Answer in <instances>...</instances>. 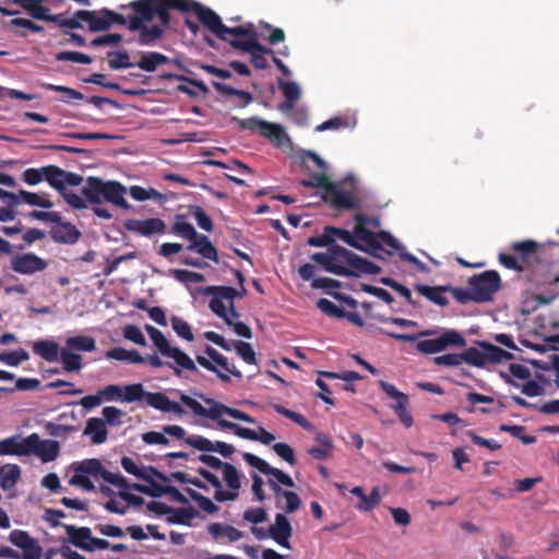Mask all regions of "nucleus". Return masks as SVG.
I'll use <instances>...</instances> for the list:
<instances>
[{"label": "nucleus", "instance_id": "a18cd8bd", "mask_svg": "<svg viewBox=\"0 0 559 559\" xmlns=\"http://www.w3.org/2000/svg\"><path fill=\"white\" fill-rule=\"evenodd\" d=\"M271 406L276 413L290 419L292 421H294L295 424H297L305 430H307V431L313 430V425L302 414H299L297 412L285 408L281 404H271Z\"/></svg>", "mask_w": 559, "mask_h": 559}, {"label": "nucleus", "instance_id": "de8ad7c7", "mask_svg": "<svg viewBox=\"0 0 559 559\" xmlns=\"http://www.w3.org/2000/svg\"><path fill=\"white\" fill-rule=\"evenodd\" d=\"M483 348L486 350L487 362H502L514 358L513 354L502 349L499 346L490 343H481Z\"/></svg>", "mask_w": 559, "mask_h": 559}, {"label": "nucleus", "instance_id": "774afa93", "mask_svg": "<svg viewBox=\"0 0 559 559\" xmlns=\"http://www.w3.org/2000/svg\"><path fill=\"white\" fill-rule=\"evenodd\" d=\"M278 87L288 100L297 102L300 98L301 91L296 82L278 80Z\"/></svg>", "mask_w": 559, "mask_h": 559}, {"label": "nucleus", "instance_id": "4d7b16f0", "mask_svg": "<svg viewBox=\"0 0 559 559\" xmlns=\"http://www.w3.org/2000/svg\"><path fill=\"white\" fill-rule=\"evenodd\" d=\"M122 468L130 475L138 477L139 479L150 481L151 476L146 472V468L143 466H139L131 457L123 456L121 459Z\"/></svg>", "mask_w": 559, "mask_h": 559}, {"label": "nucleus", "instance_id": "69168bd1", "mask_svg": "<svg viewBox=\"0 0 559 559\" xmlns=\"http://www.w3.org/2000/svg\"><path fill=\"white\" fill-rule=\"evenodd\" d=\"M189 496L195 501L201 510L209 514H214L218 511V507L209 498L194 490H188Z\"/></svg>", "mask_w": 559, "mask_h": 559}, {"label": "nucleus", "instance_id": "c9c22d12", "mask_svg": "<svg viewBox=\"0 0 559 559\" xmlns=\"http://www.w3.org/2000/svg\"><path fill=\"white\" fill-rule=\"evenodd\" d=\"M316 441L319 443V445L311 447L308 450V453L314 460L322 461V460L328 459L334 449L333 442L330 439V437L324 432H318L316 435Z\"/></svg>", "mask_w": 559, "mask_h": 559}, {"label": "nucleus", "instance_id": "9b49d317", "mask_svg": "<svg viewBox=\"0 0 559 559\" xmlns=\"http://www.w3.org/2000/svg\"><path fill=\"white\" fill-rule=\"evenodd\" d=\"M204 353L209 358L197 355V362L204 369L216 373L223 382L227 383L230 381L229 374L238 379L242 378V373L235 366H230L228 359L212 346L207 345Z\"/></svg>", "mask_w": 559, "mask_h": 559}, {"label": "nucleus", "instance_id": "49530a36", "mask_svg": "<svg viewBox=\"0 0 559 559\" xmlns=\"http://www.w3.org/2000/svg\"><path fill=\"white\" fill-rule=\"evenodd\" d=\"M209 532L214 537L225 536L229 542H237L242 538L243 533L231 525H222L219 523H212L209 526Z\"/></svg>", "mask_w": 559, "mask_h": 559}, {"label": "nucleus", "instance_id": "8fccbe9b", "mask_svg": "<svg viewBox=\"0 0 559 559\" xmlns=\"http://www.w3.org/2000/svg\"><path fill=\"white\" fill-rule=\"evenodd\" d=\"M122 402L126 403H132L143 399L147 402V396L152 393L144 391V388L141 383L126 385L122 388Z\"/></svg>", "mask_w": 559, "mask_h": 559}, {"label": "nucleus", "instance_id": "7ed1b4c3", "mask_svg": "<svg viewBox=\"0 0 559 559\" xmlns=\"http://www.w3.org/2000/svg\"><path fill=\"white\" fill-rule=\"evenodd\" d=\"M311 260L324 271L340 276L377 275L381 272L376 263L340 245H332L325 252L313 253Z\"/></svg>", "mask_w": 559, "mask_h": 559}, {"label": "nucleus", "instance_id": "473e14b6", "mask_svg": "<svg viewBox=\"0 0 559 559\" xmlns=\"http://www.w3.org/2000/svg\"><path fill=\"white\" fill-rule=\"evenodd\" d=\"M60 349L59 345L51 340L37 341L33 344V352L48 362L58 360Z\"/></svg>", "mask_w": 559, "mask_h": 559}, {"label": "nucleus", "instance_id": "2eb2a0df", "mask_svg": "<svg viewBox=\"0 0 559 559\" xmlns=\"http://www.w3.org/2000/svg\"><path fill=\"white\" fill-rule=\"evenodd\" d=\"M379 385L385 395L394 401V403L390 404V407L396 414L400 421L404 427L411 428L414 425V419L412 414L408 412V395L397 390L396 386L390 382L381 380Z\"/></svg>", "mask_w": 559, "mask_h": 559}, {"label": "nucleus", "instance_id": "e433bc0d", "mask_svg": "<svg viewBox=\"0 0 559 559\" xmlns=\"http://www.w3.org/2000/svg\"><path fill=\"white\" fill-rule=\"evenodd\" d=\"M69 540L78 548L85 550V547L91 538L92 531L90 527H76L70 524H63Z\"/></svg>", "mask_w": 559, "mask_h": 559}, {"label": "nucleus", "instance_id": "4be33fe9", "mask_svg": "<svg viewBox=\"0 0 559 559\" xmlns=\"http://www.w3.org/2000/svg\"><path fill=\"white\" fill-rule=\"evenodd\" d=\"M267 484L277 498V507L285 510L286 513L296 512L301 506V499L295 491L282 489L273 479Z\"/></svg>", "mask_w": 559, "mask_h": 559}, {"label": "nucleus", "instance_id": "7c9ffc66", "mask_svg": "<svg viewBox=\"0 0 559 559\" xmlns=\"http://www.w3.org/2000/svg\"><path fill=\"white\" fill-rule=\"evenodd\" d=\"M55 180L57 186H52L58 192H63L67 186L78 187L83 182V177L79 174L67 171L55 165L53 170Z\"/></svg>", "mask_w": 559, "mask_h": 559}, {"label": "nucleus", "instance_id": "c85d7f7f", "mask_svg": "<svg viewBox=\"0 0 559 559\" xmlns=\"http://www.w3.org/2000/svg\"><path fill=\"white\" fill-rule=\"evenodd\" d=\"M512 250L516 253L521 265H524V270L536 259V254L539 249V243L534 240H523L514 242L511 246Z\"/></svg>", "mask_w": 559, "mask_h": 559}, {"label": "nucleus", "instance_id": "39448f33", "mask_svg": "<svg viewBox=\"0 0 559 559\" xmlns=\"http://www.w3.org/2000/svg\"><path fill=\"white\" fill-rule=\"evenodd\" d=\"M74 474L69 483L73 486H79L85 491L92 492L95 486L90 477L95 479L102 478L108 484H111L120 489L132 488L136 491L146 493V487L140 484L130 485L128 479L120 474H114L107 471L98 459H86L79 463L73 464Z\"/></svg>", "mask_w": 559, "mask_h": 559}, {"label": "nucleus", "instance_id": "ea45409f", "mask_svg": "<svg viewBox=\"0 0 559 559\" xmlns=\"http://www.w3.org/2000/svg\"><path fill=\"white\" fill-rule=\"evenodd\" d=\"M169 62V58L160 52H146L144 53L136 66L146 72H153L160 64Z\"/></svg>", "mask_w": 559, "mask_h": 559}, {"label": "nucleus", "instance_id": "864d4df0", "mask_svg": "<svg viewBox=\"0 0 559 559\" xmlns=\"http://www.w3.org/2000/svg\"><path fill=\"white\" fill-rule=\"evenodd\" d=\"M462 364L466 362L475 367H484L487 362L486 350L480 352L475 347H468L461 353Z\"/></svg>", "mask_w": 559, "mask_h": 559}, {"label": "nucleus", "instance_id": "5fc2aeb1", "mask_svg": "<svg viewBox=\"0 0 559 559\" xmlns=\"http://www.w3.org/2000/svg\"><path fill=\"white\" fill-rule=\"evenodd\" d=\"M108 57H110L108 64L112 70L128 69L135 66L130 61V56L127 50L109 51Z\"/></svg>", "mask_w": 559, "mask_h": 559}, {"label": "nucleus", "instance_id": "393cba45", "mask_svg": "<svg viewBox=\"0 0 559 559\" xmlns=\"http://www.w3.org/2000/svg\"><path fill=\"white\" fill-rule=\"evenodd\" d=\"M53 170L55 165H47L39 168H27L22 173L21 179L28 186H35L46 180L52 188V186H57Z\"/></svg>", "mask_w": 559, "mask_h": 559}, {"label": "nucleus", "instance_id": "052dcab7", "mask_svg": "<svg viewBox=\"0 0 559 559\" xmlns=\"http://www.w3.org/2000/svg\"><path fill=\"white\" fill-rule=\"evenodd\" d=\"M205 294L213 295L221 300L226 299L229 304L238 297V290L231 286H209Z\"/></svg>", "mask_w": 559, "mask_h": 559}, {"label": "nucleus", "instance_id": "5701e85b", "mask_svg": "<svg viewBox=\"0 0 559 559\" xmlns=\"http://www.w3.org/2000/svg\"><path fill=\"white\" fill-rule=\"evenodd\" d=\"M109 12V9L103 8L100 10H79L80 17L88 24V31L92 33L108 31L110 25V19L105 14Z\"/></svg>", "mask_w": 559, "mask_h": 559}, {"label": "nucleus", "instance_id": "a211bd4d", "mask_svg": "<svg viewBox=\"0 0 559 559\" xmlns=\"http://www.w3.org/2000/svg\"><path fill=\"white\" fill-rule=\"evenodd\" d=\"M47 266L48 263L44 259L32 252L16 255L11 260V269L23 275L41 272L46 270Z\"/></svg>", "mask_w": 559, "mask_h": 559}, {"label": "nucleus", "instance_id": "603ef678", "mask_svg": "<svg viewBox=\"0 0 559 559\" xmlns=\"http://www.w3.org/2000/svg\"><path fill=\"white\" fill-rule=\"evenodd\" d=\"M333 183L324 171L312 174L310 178L302 179L300 185L305 188H322L326 192L329 188H333Z\"/></svg>", "mask_w": 559, "mask_h": 559}, {"label": "nucleus", "instance_id": "4468645a", "mask_svg": "<svg viewBox=\"0 0 559 559\" xmlns=\"http://www.w3.org/2000/svg\"><path fill=\"white\" fill-rule=\"evenodd\" d=\"M465 345L466 341L460 332L447 330L436 338L417 342L416 348L419 353L429 355L442 352L450 346L464 347Z\"/></svg>", "mask_w": 559, "mask_h": 559}, {"label": "nucleus", "instance_id": "a19ab883", "mask_svg": "<svg viewBox=\"0 0 559 559\" xmlns=\"http://www.w3.org/2000/svg\"><path fill=\"white\" fill-rule=\"evenodd\" d=\"M21 476V468L19 465H7L0 467V487L3 490L13 488L19 481Z\"/></svg>", "mask_w": 559, "mask_h": 559}, {"label": "nucleus", "instance_id": "338daca9", "mask_svg": "<svg viewBox=\"0 0 559 559\" xmlns=\"http://www.w3.org/2000/svg\"><path fill=\"white\" fill-rule=\"evenodd\" d=\"M317 307L322 312H324L325 314H328L330 317L337 318V319H343L345 317V310L340 308L338 306H336L334 302H332L331 300H329L326 298H320L317 301Z\"/></svg>", "mask_w": 559, "mask_h": 559}, {"label": "nucleus", "instance_id": "ddd939ff", "mask_svg": "<svg viewBox=\"0 0 559 559\" xmlns=\"http://www.w3.org/2000/svg\"><path fill=\"white\" fill-rule=\"evenodd\" d=\"M231 120L236 121L241 130L258 131L262 136L275 142L277 145L283 144L285 132L281 124L262 120L259 117H250L247 119L233 117Z\"/></svg>", "mask_w": 559, "mask_h": 559}, {"label": "nucleus", "instance_id": "0e129e2a", "mask_svg": "<svg viewBox=\"0 0 559 559\" xmlns=\"http://www.w3.org/2000/svg\"><path fill=\"white\" fill-rule=\"evenodd\" d=\"M170 272L173 277L180 283H202L205 281L204 275L198 272L180 269H175Z\"/></svg>", "mask_w": 559, "mask_h": 559}, {"label": "nucleus", "instance_id": "09e8293b", "mask_svg": "<svg viewBox=\"0 0 559 559\" xmlns=\"http://www.w3.org/2000/svg\"><path fill=\"white\" fill-rule=\"evenodd\" d=\"M212 85L215 88V91H217L222 95L237 96L238 98H240L242 100L243 106L249 105L253 100V97L249 92H246L242 90H237L230 85H227V84H224L221 82H216V81H213Z\"/></svg>", "mask_w": 559, "mask_h": 559}, {"label": "nucleus", "instance_id": "aec40b11", "mask_svg": "<svg viewBox=\"0 0 559 559\" xmlns=\"http://www.w3.org/2000/svg\"><path fill=\"white\" fill-rule=\"evenodd\" d=\"M293 535V527L287 516L283 513L275 515V522L269 527V537L281 547L290 549L289 538Z\"/></svg>", "mask_w": 559, "mask_h": 559}, {"label": "nucleus", "instance_id": "37998d69", "mask_svg": "<svg viewBox=\"0 0 559 559\" xmlns=\"http://www.w3.org/2000/svg\"><path fill=\"white\" fill-rule=\"evenodd\" d=\"M71 350L75 352H93L96 348L95 340L87 335L71 336L66 340V345Z\"/></svg>", "mask_w": 559, "mask_h": 559}, {"label": "nucleus", "instance_id": "bb28decb", "mask_svg": "<svg viewBox=\"0 0 559 559\" xmlns=\"http://www.w3.org/2000/svg\"><path fill=\"white\" fill-rule=\"evenodd\" d=\"M29 443V436L26 438H22L21 436H13L0 440V455H28Z\"/></svg>", "mask_w": 559, "mask_h": 559}, {"label": "nucleus", "instance_id": "c03bdc74", "mask_svg": "<svg viewBox=\"0 0 559 559\" xmlns=\"http://www.w3.org/2000/svg\"><path fill=\"white\" fill-rule=\"evenodd\" d=\"M218 427L222 430H230L236 436H238V437H240L242 439H247V440H250V441L258 440V431H255L253 429H250V428L241 427V426H239L236 423H233V421H229L227 419H224V417H222V419L218 421Z\"/></svg>", "mask_w": 559, "mask_h": 559}, {"label": "nucleus", "instance_id": "79ce46f5", "mask_svg": "<svg viewBox=\"0 0 559 559\" xmlns=\"http://www.w3.org/2000/svg\"><path fill=\"white\" fill-rule=\"evenodd\" d=\"M21 204L25 203L31 206H38L43 209H51L53 206L52 201L46 193H36L21 189L20 190Z\"/></svg>", "mask_w": 559, "mask_h": 559}, {"label": "nucleus", "instance_id": "f3484780", "mask_svg": "<svg viewBox=\"0 0 559 559\" xmlns=\"http://www.w3.org/2000/svg\"><path fill=\"white\" fill-rule=\"evenodd\" d=\"M242 457L250 466L257 468L260 473L273 476L276 479L274 481L277 483L278 486L280 484L286 487L295 486L293 478L288 474L278 468L272 467L263 459L248 452L243 453Z\"/></svg>", "mask_w": 559, "mask_h": 559}, {"label": "nucleus", "instance_id": "423d86ee", "mask_svg": "<svg viewBox=\"0 0 559 559\" xmlns=\"http://www.w3.org/2000/svg\"><path fill=\"white\" fill-rule=\"evenodd\" d=\"M354 233L357 235L358 239L361 240L367 253L373 255L374 258L384 260V257L381 254V252L386 254H391L392 252L384 250L383 247H389L391 249L397 248L399 240L389 231H374L371 229H377L380 227L381 223L378 217L367 216L362 213H356L354 215Z\"/></svg>", "mask_w": 559, "mask_h": 559}, {"label": "nucleus", "instance_id": "6e6d98bb", "mask_svg": "<svg viewBox=\"0 0 559 559\" xmlns=\"http://www.w3.org/2000/svg\"><path fill=\"white\" fill-rule=\"evenodd\" d=\"M189 214L194 217L198 226L211 233L213 230V222L211 217L205 213V211L200 205H189Z\"/></svg>", "mask_w": 559, "mask_h": 559}, {"label": "nucleus", "instance_id": "0eeeda50", "mask_svg": "<svg viewBox=\"0 0 559 559\" xmlns=\"http://www.w3.org/2000/svg\"><path fill=\"white\" fill-rule=\"evenodd\" d=\"M193 395L200 397L207 405V407L203 406L199 401L185 393L180 394L179 400L180 403L185 405L190 411V413L197 417L211 419L213 421H216L217 424L224 416H228L248 424L255 423V419L253 417L238 408H231L216 401L215 399L209 397L200 392H193Z\"/></svg>", "mask_w": 559, "mask_h": 559}, {"label": "nucleus", "instance_id": "2f4dec72", "mask_svg": "<svg viewBox=\"0 0 559 559\" xmlns=\"http://www.w3.org/2000/svg\"><path fill=\"white\" fill-rule=\"evenodd\" d=\"M83 433L91 436V440L94 444L104 443L108 436L105 421L98 417H93L87 420Z\"/></svg>", "mask_w": 559, "mask_h": 559}, {"label": "nucleus", "instance_id": "1a4fd4ad", "mask_svg": "<svg viewBox=\"0 0 559 559\" xmlns=\"http://www.w3.org/2000/svg\"><path fill=\"white\" fill-rule=\"evenodd\" d=\"M467 285L472 288L477 304L491 302L501 289V277L495 270H487L468 277Z\"/></svg>", "mask_w": 559, "mask_h": 559}, {"label": "nucleus", "instance_id": "58836bf2", "mask_svg": "<svg viewBox=\"0 0 559 559\" xmlns=\"http://www.w3.org/2000/svg\"><path fill=\"white\" fill-rule=\"evenodd\" d=\"M171 233L189 240L192 243L200 235L191 223L185 221L183 215H177L174 225L171 226Z\"/></svg>", "mask_w": 559, "mask_h": 559}, {"label": "nucleus", "instance_id": "3c124183", "mask_svg": "<svg viewBox=\"0 0 559 559\" xmlns=\"http://www.w3.org/2000/svg\"><path fill=\"white\" fill-rule=\"evenodd\" d=\"M197 511L193 508H179L173 509L167 522L171 524L188 525L195 518Z\"/></svg>", "mask_w": 559, "mask_h": 559}, {"label": "nucleus", "instance_id": "cd10ccee", "mask_svg": "<svg viewBox=\"0 0 559 559\" xmlns=\"http://www.w3.org/2000/svg\"><path fill=\"white\" fill-rule=\"evenodd\" d=\"M49 234L55 242L64 245H74L81 237V231L70 222L52 226Z\"/></svg>", "mask_w": 559, "mask_h": 559}, {"label": "nucleus", "instance_id": "c756f323", "mask_svg": "<svg viewBox=\"0 0 559 559\" xmlns=\"http://www.w3.org/2000/svg\"><path fill=\"white\" fill-rule=\"evenodd\" d=\"M187 249L189 251H195L203 258L215 263H217L219 260L217 249L205 235H199L192 243L187 246Z\"/></svg>", "mask_w": 559, "mask_h": 559}, {"label": "nucleus", "instance_id": "13d9d810", "mask_svg": "<svg viewBox=\"0 0 559 559\" xmlns=\"http://www.w3.org/2000/svg\"><path fill=\"white\" fill-rule=\"evenodd\" d=\"M223 478L227 487L238 492L241 487V477L238 469L230 463H227L223 468Z\"/></svg>", "mask_w": 559, "mask_h": 559}, {"label": "nucleus", "instance_id": "e2e57ef3", "mask_svg": "<svg viewBox=\"0 0 559 559\" xmlns=\"http://www.w3.org/2000/svg\"><path fill=\"white\" fill-rule=\"evenodd\" d=\"M234 348L237 354L249 365H257L255 352L250 343L243 341H235Z\"/></svg>", "mask_w": 559, "mask_h": 559}, {"label": "nucleus", "instance_id": "f704fd0d", "mask_svg": "<svg viewBox=\"0 0 559 559\" xmlns=\"http://www.w3.org/2000/svg\"><path fill=\"white\" fill-rule=\"evenodd\" d=\"M328 233L333 238V245H336V239H340L344 241L349 247H353L355 249H358L360 251L366 252V248H364L362 242L360 239H358L357 235L355 233H350L347 229L338 228L334 226H326Z\"/></svg>", "mask_w": 559, "mask_h": 559}, {"label": "nucleus", "instance_id": "bf43d9fd", "mask_svg": "<svg viewBox=\"0 0 559 559\" xmlns=\"http://www.w3.org/2000/svg\"><path fill=\"white\" fill-rule=\"evenodd\" d=\"M28 359L29 355L25 349L3 352L0 354V361L11 367H16Z\"/></svg>", "mask_w": 559, "mask_h": 559}, {"label": "nucleus", "instance_id": "dca6fc26", "mask_svg": "<svg viewBox=\"0 0 559 559\" xmlns=\"http://www.w3.org/2000/svg\"><path fill=\"white\" fill-rule=\"evenodd\" d=\"M28 455H36L43 463L55 461L60 453V444L56 440H41L37 433L29 435Z\"/></svg>", "mask_w": 559, "mask_h": 559}, {"label": "nucleus", "instance_id": "b1692460", "mask_svg": "<svg viewBox=\"0 0 559 559\" xmlns=\"http://www.w3.org/2000/svg\"><path fill=\"white\" fill-rule=\"evenodd\" d=\"M11 3L21 7L31 17L45 22L57 21V15L50 14V10L43 5V0H11Z\"/></svg>", "mask_w": 559, "mask_h": 559}, {"label": "nucleus", "instance_id": "20e7f679", "mask_svg": "<svg viewBox=\"0 0 559 559\" xmlns=\"http://www.w3.org/2000/svg\"><path fill=\"white\" fill-rule=\"evenodd\" d=\"M127 8H131L134 12V15L129 17L128 28L132 32L140 31L139 41L141 45H150L160 38L165 27L169 25L155 10V0H134L120 5L121 10Z\"/></svg>", "mask_w": 559, "mask_h": 559}, {"label": "nucleus", "instance_id": "6ab92c4d", "mask_svg": "<svg viewBox=\"0 0 559 559\" xmlns=\"http://www.w3.org/2000/svg\"><path fill=\"white\" fill-rule=\"evenodd\" d=\"M124 227L141 236L150 237L155 234H165L166 224L163 219L157 217L146 219H128Z\"/></svg>", "mask_w": 559, "mask_h": 559}, {"label": "nucleus", "instance_id": "6e6552de", "mask_svg": "<svg viewBox=\"0 0 559 559\" xmlns=\"http://www.w3.org/2000/svg\"><path fill=\"white\" fill-rule=\"evenodd\" d=\"M9 542L22 549V554L11 547L0 546V557L9 559H41L43 557V547L26 531H11Z\"/></svg>", "mask_w": 559, "mask_h": 559}, {"label": "nucleus", "instance_id": "4c0bfd02", "mask_svg": "<svg viewBox=\"0 0 559 559\" xmlns=\"http://www.w3.org/2000/svg\"><path fill=\"white\" fill-rule=\"evenodd\" d=\"M59 358L63 370L67 372L79 371L82 368V356L78 353H74L67 346H63L60 349Z\"/></svg>", "mask_w": 559, "mask_h": 559}, {"label": "nucleus", "instance_id": "f8f14e48", "mask_svg": "<svg viewBox=\"0 0 559 559\" xmlns=\"http://www.w3.org/2000/svg\"><path fill=\"white\" fill-rule=\"evenodd\" d=\"M229 45L235 49H239L243 52H249L251 56L250 61L255 69L265 70L270 67L266 56H273L274 51L271 48H267L260 44L257 40L255 34H253L252 32L249 31V35L233 38L231 40H229Z\"/></svg>", "mask_w": 559, "mask_h": 559}, {"label": "nucleus", "instance_id": "f03ea898", "mask_svg": "<svg viewBox=\"0 0 559 559\" xmlns=\"http://www.w3.org/2000/svg\"><path fill=\"white\" fill-rule=\"evenodd\" d=\"M156 8L160 17L165 23H170V10H177L183 13L193 12L200 22L217 38L224 41L230 39L227 35H233L235 38L239 36L249 35V29L243 26L228 27L226 26L221 16L212 9L193 0H155Z\"/></svg>", "mask_w": 559, "mask_h": 559}, {"label": "nucleus", "instance_id": "72a5a7b5", "mask_svg": "<svg viewBox=\"0 0 559 559\" xmlns=\"http://www.w3.org/2000/svg\"><path fill=\"white\" fill-rule=\"evenodd\" d=\"M416 290L438 306L444 307L449 302L448 298L444 296V292H449V286L431 287L428 285L418 284L416 285Z\"/></svg>", "mask_w": 559, "mask_h": 559}, {"label": "nucleus", "instance_id": "a878e982", "mask_svg": "<svg viewBox=\"0 0 559 559\" xmlns=\"http://www.w3.org/2000/svg\"><path fill=\"white\" fill-rule=\"evenodd\" d=\"M147 405L164 413H174L178 417H182L186 414L180 403L169 400L168 396L162 392L148 394Z\"/></svg>", "mask_w": 559, "mask_h": 559}, {"label": "nucleus", "instance_id": "680f3d73", "mask_svg": "<svg viewBox=\"0 0 559 559\" xmlns=\"http://www.w3.org/2000/svg\"><path fill=\"white\" fill-rule=\"evenodd\" d=\"M170 321L173 330L177 333L178 336L188 342H192L194 340L191 326L187 321L177 316L171 317Z\"/></svg>", "mask_w": 559, "mask_h": 559}, {"label": "nucleus", "instance_id": "9d476101", "mask_svg": "<svg viewBox=\"0 0 559 559\" xmlns=\"http://www.w3.org/2000/svg\"><path fill=\"white\" fill-rule=\"evenodd\" d=\"M145 331L150 335L154 346L165 357L173 358L176 365L182 369L199 372L194 361L180 348L171 346L166 336L155 326L146 324Z\"/></svg>", "mask_w": 559, "mask_h": 559}, {"label": "nucleus", "instance_id": "412c9836", "mask_svg": "<svg viewBox=\"0 0 559 559\" xmlns=\"http://www.w3.org/2000/svg\"><path fill=\"white\" fill-rule=\"evenodd\" d=\"M321 198L325 203L337 210H356L360 206L352 193L341 191L335 183H333L332 189L329 188L326 192H323Z\"/></svg>", "mask_w": 559, "mask_h": 559}, {"label": "nucleus", "instance_id": "f257e3e1", "mask_svg": "<svg viewBox=\"0 0 559 559\" xmlns=\"http://www.w3.org/2000/svg\"><path fill=\"white\" fill-rule=\"evenodd\" d=\"M126 192V187L118 181H104L102 178L90 176L82 188V194L85 199L67 189L59 193L71 207L83 210L90 203L93 205V212L97 217L110 219L112 215L106 207L102 206L103 201L127 210L130 205L124 198Z\"/></svg>", "mask_w": 559, "mask_h": 559}]
</instances>
